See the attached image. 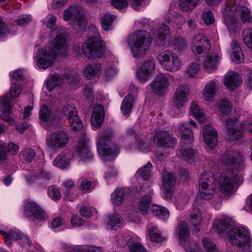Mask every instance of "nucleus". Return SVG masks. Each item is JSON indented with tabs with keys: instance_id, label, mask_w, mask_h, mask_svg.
<instances>
[{
	"instance_id": "1",
	"label": "nucleus",
	"mask_w": 252,
	"mask_h": 252,
	"mask_svg": "<svg viewBox=\"0 0 252 252\" xmlns=\"http://www.w3.org/2000/svg\"><path fill=\"white\" fill-rule=\"evenodd\" d=\"M244 156L240 152L229 150L221 158V162L229 171L223 173L219 178V189L226 194H232L235 191L234 186L241 184L243 181V175L238 172L242 171L245 167Z\"/></svg>"
},
{
	"instance_id": "2",
	"label": "nucleus",
	"mask_w": 252,
	"mask_h": 252,
	"mask_svg": "<svg viewBox=\"0 0 252 252\" xmlns=\"http://www.w3.org/2000/svg\"><path fill=\"white\" fill-rule=\"evenodd\" d=\"M67 47L66 34L63 30V32L56 36L50 46L41 48L37 51L34 57L36 65L43 69L52 66L58 55L66 54Z\"/></svg>"
},
{
	"instance_id": "3",
	"label": "nucleus",
	"mask_w": 252,
	"mask_h": 252,
	"mask_svg": "<svg viewBox=\"0 0 252 252\" xmlns=\"http://www.w3.org/2000/svg\"><path fill=\"white\" fill-rule=\"evenodd\" d=\"M240 15L243 24H251L252 16L249 9L245 6L239 8V3L235 0H227L223 11V23L230 32H236L241 29V23L237 15Z\"/></svg>"
},
{
	"instance_id": "4",
	"label": "nucleus",
	"mask_w": 252,
	"mask_h": 252,
	"mask_svg": "<svg viewBox=\"0 0 252 252\" xmlns=\"http://www.w3.org/2000/svg\"><path fill=\"white\" fill-rule=\"evenodd\" d=\"M99 137L97 141V149L101 159L104 161L113 160L119 153L117 146L111 142L113 132L108 129L98 133Z\"/></svg>"
},
{
	"instance_id": "5",
	"label": "nucleus",
	"mask_w": 252,
	"mask_h": 252,
	"mask_svg": "<svg viewBox=\"0 0 252 252\" xmlns=\"http://www.w3.org/2000/svg\"><path fill=\"white\" fill-rule=\"evenodd\" d=\"M150 36L146 31H139L130 35L127 42L134 58L140 59L146 53L151 43Z\"/></svg>"
},
{
	"instance_id": "6",
	"label": "nucleus",
	"mask_w": 252,
	"mask_h": 252,
	"mask_svg": "<svg viewBox=\"0 0 252 252\" xmlns=\"http://www.w3.org/2000/svg\"><path fill=\"white\" fill-rule=\"evenodd\" d=\"M170 29L168 26L162 24L155 32L156 43L159 46L173 45L177 52H181L187 47V42L182 37L169 39Z\"/></svg>"
},
{
	"instance_id": "7",
	"label": "nucleus",
	"mask_w": 252,
	"mask_h": 252,
	"mask_svg": "<svg viewBox=\"0 0 252 252\" xmlns=\"http://www.w3.org/2000/svg\"><path fill=\"white\" fill-rule=\"evenodd\" d=\"M216 181L214 174L210 171H205L200 175L198 195L201 199L209 200L215 194Z\"/></svg>"
},
{
	"instance_id": "8",
	"label": "nucleus",
	"mask_w": 252,
	"mask_h": 252,
	"mask_svg": "<svg viewBox=\"0 0 252 252\" xmlns=\"http://www.w3.org/2000/svg\"><path fill=\"white\" fill-rule=\"evenodd\" d=\"M189 226L185 221H180L175 228V234L187 252H202L195 243L189 240Z\"/></svg>"
},
{
	"instance_id": "9",
	"label": "nucleus",
	"mask_w": 252,
	"mask_h": 252,
	"mask_svg": "<svg viewBox=\"0 0 252 252\" xmlns=\"http://www.w3.org/2000/svg\"><path fill=\"white\" fill-rule=\"evenodd\" d=\"M226 130L230 141L241 138L244 131L252 133V118L246 120L241 125H239L236 119H229L226 121Z\"/></svg>"
},
{
	"instance_id": "10",
	"label": "nucleus",
	"mask_w": 252,
	"mask_h": 252,
	"mask_svg": "<svg viewBox=\"0 0 252 252\" xmlns=\"http://www.w3.org/2000/svg\"><path fill=\"white\" fill-rule=\"evenodd\" d=\"M228 241L233 245L241 248L249 249L252 238L248 230L243 227H236L230 229L227 233Z\"/></svg>"
},
{
	"instance_id": "11",
	"label": "nucleus",
	"mask_w": 252,
	"mask_h": 252,
	"mask_svg": "<svg viewBox=\"0 0 252 252\" xmlns=\"http://www.w3.org/2000/svg\"><path fill=\"white\" fill-rule=\"evenodd\" d=\"M189 90L187 85H180L177 89L171 99V107L168 111L169 114L172 117L179 116L180 109L187 102V96Z\"/></svg>"
},
{
	"instance_id": "12",
	"label": "nucleus",
	"mask_w": 252,
	"mask_h": 252,
	"mask_svg": "<svg viewBox=\"0 0 252 252\" xmlns=\"http://www.w3.org/2000/svg\"><path fill=\"white\" fill-rule=\"evenodd\" d=\"M102 41L97 37L87 39L82 46V52L88 59L100 58L103 55Z\"/></svg>"
},
{
	"instance_id": "13",
	"label": "nucleus",
	"mask_w": 252,
	"mask_h": 252,
	"mask_svg": "<svg viewBox=\"0 0 252 252\" xmlns=\"http://www.w3.org/2000/svg\"><path fill=\"white\" fill-rule=\"evenodd\" d=\"M157 59L159 64L165 70L175 72L181 67V63L176 53L169 50L161 52Z\"/></svg>"
},
{
	"instance_id": "14",
	"label": "nucleus",
	"mask_w": 252,
	"mask_h": 252,
	"mask_svg": "<svg viewBox=\"0 0 252 252\" xmlns=\"http://www.w3.org/2000/svg\"><path fill=\"white\" fill-rule=\"evenodd\" d=\"M69 136L63 130L57 131L47 136L46 145L52 151L57 152L65 147L68 143Z\"/></svg>"
},
{
	"instance_id": "15",
	"label": "nucleus",
	"mask_w": 252,
	"mask_h": 252,
	"mask_svg": "<svg viewBox=\"0 0 252 252\" xmlns=\"http://www.w3.org/2000/svg\"><path fill=\"white\" fill-rule=\"evenodd\" d=\"M72 18L74 24L79 29L84 30L86 28V23L82 8L78 5L70 6L63 11V19L67 21Z\"/></svg>"
},
{
	"instance_id": "16",
	"label": "nucleus",
	"mask_w": 252,
	"mask_h": 252,
	"mask_svg": "<svg viewBox=\"0 0 252 252\" xmlns=\"http://www.w3.org/2000/svg\"><path fill=\"white\" fill-rule=\"evenodd\" d=\"M24 204V215L28 219L44 221L47 218L46 213L35 202L26 200Z\"/></svg>"
},
{
	"instance_id": "17",
	"label": "nucleus",
	"mask_w": 252,
	"mask_h": 252,
	"mask_svg": "<svg viewBox=\"0 0 252 252\" xmlns=\"http://www.w3.org/2000/svg\"><path fill=\"white\" fill-rule=\"evenodd\" d=\"M211 48L209 39L205 35L197 34L193 36L191 42V49L195 55L208 52Z\"/></svg>"
},
{
	"instance_id": "18",
	"label": "nucleus",
	"mask_w": 252,
	"mask_h": 252,
	"mask_svg": "<svg viewBox=\"0 0 252 252\" xmlns=\"http://www.w3.org/2000/svg\"><path fill=\"white\" fill-rule=\"evenodd\" d=\"M66 80L67 83L72 87L77 86L79 82V77L77 75L74 78L71 77L69 75L66 74L65 78L63 79L58 74H55L51 75L46 82V87L49 91L53 90L54 87L60 86L63 84Z\"/></svg>"
},
{
	"instance_id": "19",
	"label": "nucleus",
	"mask_w": 252,
	"mask_h": 252,
	"mask_svg": "<svg viewBox=\"0 0 252 252\" xmlns=\"http://www.w3.org/2000/svg\"><path fill=\"white\" fill-rule=\"evenodd\" d=\"M117 246L125 247L126 245L131 252H147L140 244L134 243L126 233L118 234L115 238Z\"/></svg>"
},
{
	"instance_id": "20",
	"label": "nucleus",
	"mask_w": 252,
	"mask_h": 252,
	"mask_svg": "<svg viewBox=\"0 0 252 252\" xmlns=\"http://www.w3.org/2000/svg\"><path fill=\"white\" fill-rule=\"evenodd\" d=\"M155 69V63L153 60L144 62L136 72V77L138 81L143 84L149 80L153 74Z\"/></svg>"
},
{
	"instance_id": "21",
	"label": "nucleus",
	"mask_w": 252,
	"mask_h": 252,
	"mask_svg": "<svg viewBox=\"0 0 252 252\" xmlns=\"http://www.w3.org/2000/svg\"><path fill=\"white\" fill-rule=\"evenodd\" d=\"M175 178L171 173L165 172L162 176V194L165 199H170L173 194L175 188Z\"/></svg>"
},
{
	"instance_id": "22",
	"label": "nucleus",
	"mask_w": 252,
	"mask_h": 252,
	"mask_svg": "<svg viewBox=\"0 0 252 252\" xmlns=\"http://www.w3.org/2000/svg\"><path fill=\"white\" fill-rule=\"evenodd\" d=\"M129 4L133 9L139 10L149 3V0H129ZM111 4L115 8L122 10L128 5L127 0H112Z\"/></svg>"
},
{
	"instance_id": "23",
	"label": "nucleus",
	"mask_w": 252,
	"mask_h": 252,
	"mask_svg": "<svg viewBox=\"0 0 252 252\" xmlns=\"http://www.w3.org/2000/svg\"><path fill=\"white\" fill-rule=\"evenodd\" d=\"M194 127L196 125L194 121L190 120L180 124L179 126V134L182 142L185 144H191L194 141L193 132L189 128V125Z\"/></svg>"
},
{
	"instance_id": "24",
	"label": "nucleus",
	"mask_w": 252,
	"mask_h": 252,
	"mask_svg": "<svg viewBox=\"0 0 252 252\" xmlns=\"http://www.w3.org/2000/svg\"><path fill=\"white\" fill-rule=\"evenodd\" d=\"M203 137L204 143L210 150H213L218 143L217 133L215 129L210 125H206L203 127Z\"/></svg>"
},
{
	"instance_id": "25",
	"label": "nucleus",
	"mask_w": 252,
	"mask_h": 252,
	"mask_svg": "<svg viewBox=\"0 0 252 252\" xmlns=\"http://www.w3.org/2000/svg\"><path fill=\"white\" fill-rule=\"evenodd\" d=\"M153 142L158 147L169 148L172 147L175 140L166 131L157 132L153 138Z\"/></svg>"
},
{
	"instance_id": "26",
	"label": "nucleus",
	"mask_w": 252,
	"mask_h": 252,
	"mask_svg": "<svg viewBox=\"0 0 252 252\" xmlns=\"http://www.w3.org/2000/svg\"><path fill=\"white\" fill-rule=\"evenodd\" d=\"M166 76L163 74L157 76L151 83L150 86L154 93L158 95L163 94L168 87Z\"/></svg>"
},
{
	"instance_id": "27",
	"label": "nucleus",
	"mask_w": 252,
	"mask_h": 252,
	"mask_svg": "<svg viewBox=\"0 0 252 252\" xmlns=\"http://www.w3.org/2000/svg\"><path fill=\"white\" fill-rule=\"evenodd\" d=\"M218 90L217 85L215 80L207 82L202 91L204 100L207 101H213Z\"/></svg>"
},
{
	"instance_id": "28",
	"label": "nucleus",
	"mask_w": 252,
	"mask_h": 252,
	"mask_svg": "<svg viewBox=\"0 0 252 252\" xmlns=\"http://www.w3.org/2000/svg\"><path fill=\"white\" fill-rule=\"evenodd\" d=\"M104 116V108L102 105H98L94 107L91 122L92 125L95 128H99L102 125Z\"/></svg>"
},
{
	"instance_id": "29",
	"label": "nucleus",
	"mask_w": 252,
	"mask_h": 252,
	"mask_svg": "<svg viewBox=\"0 0 252 252\" xmlns=\"http://www.w3.org/2000/svg\"><path fill=\"white\" fill-rule=\"evenodd\" d=\"M10 103L11 99L8 94H5L2 97H0V104L3 108L2 113L0 115V119L5 120L8 122L10 125H12L14 123L13 119L5 114L10 113Z\"/></svg>"
},
{
	"instance_id": "30",
	"label": "nucleus",
	"mask_w": 252,
	"mask_h": 252,
	"mask_svg": "<svg viewBox=\"0 0 252 252\" xmlns=\"http://www.w3.org/2000/svg\"><path fill=\"white\" fill-rule=\"evenodd\" d=\"M241 83L240 75L234 72H228L225 76L224 85L231 90L236 89Z\"/></svg>"
},
{
	"instance_id": "31",
	"label": "nucleus",
	"mask_w": 252,
	"mask_h": 252,
	"mask_svg": "<svg viewBox=\"0 0 252 252\" xmlns=\"http://www.w3.org/2000/svg\"><path fill=\"white\" fill-rule=\"evenodd\" d=\"M18 145L10 143L8 145L1 142L0 143V164L7 159V152L11 155H15L19 151Z\"/></svg>"
},
{
	"instance_id": "32",
	"label": "nucleus",
	"mask_w": 252,
	"mask_h": 252,
	"mask_svg": "<svg viewBox=\"0 0 252 252\" xmlns=\"http://www.w3.org/2000/svg\"><path fill=\"white\" fill-rule=\"evenodd\" d=\"M86 142L87 138L86 135L84 134L79 139V144L77 147L76 152L80 157L88 159H91L93 158L94 156L87 145Z\"/></svg>"
},
{
	"instance_id": "33",
	"label": "nucleus",
	"mask_w": 252,
	"mask_h": 252,
	"mask_svg": "<svg viewBox=\"0 0 252 252\" xmlns=\"http://www.w3.org/2000/svg\"><path fill=\"white\" fill-rule=\"evenodd\" d=\"M101 68L100 63L87 64L84 69L83 75L88 80L93 79L100 75Z\"/></svg>"
},
{
	"instance_id": "34",
	"label": "nucleus",
	"mask_w": 252,
	"mask_h": 252,
	"mask_svg": "<svg viewBox=\"0 0 252 252\" xmlns=\"http://www.w3.org/2000/svg\"><path fill=\"white\" fill-rule=\"evenodd\" d=\"M232 220L230 218L221 216L217 218L214 223V228L219 233H221L225 231L228 228L232 226Z\"/></svg>"
},
{
	"instance_id": "35",
	"label": "nucleus",
	"mask_w": 252,
	"mask_h": 252,
	"mask_svg": "<svg viewBox=\"0 0 252 252\" xmlns=\"http://www.w3.org/2000/svg\"><path fill=\"white\" fill-rule=\"evenodd\" d=\"M0 234L4 237L5 240V243L7 245L11 244L12 240L17 241L19 239H23L24 240H27L26 238H24L22 237V232L19 229L15 228L11 229L7 232L3 230L0 231Z\"/></svg>"
},
{
	"instance_id": "36",
	"label": "nucleus",
	"mask_w": 252,
	"mask_h": 252,
	"mask_svg": "<svg viewBox=\"0 0 252 252\" xmlns=\"http://www.w3.org/2000/svg\"><path fill=\"white\" fill-rule=\"evenodd\" d=\"M220 60V56L214 53H210L204 62V68L208 72L214 71L217 67V64Z\"/></svg>"
},
{
	"instance_id": "37",
	"label": "nucleus",
	"mask_w": 252,
	"mask_h": 252,
	"mask_svg": "<svg viewBox=\"0 0 252 252\" xmlns=\"http://www.w3.org/2000/svg\"><path fill=\"white\" fill-rule=\"evenodd\" d=\"M122 225V218L119 214L114 213L108 217V221L106 223V227L108 229L117 230Z\"/></svg>"
},
{
	"instance_id": "38",
	"label": "nucleus",
	"mask_w": 252,
	"mask_h": 252,
	"mask_svg": "<svg viewBox=\"0 0 252 252\" xmlns=\"http://www.w3.org/2000/svg\"><path fill=\"white\" fill-rule=\"evenodd\" d=\"M72 155L69 153L61 154L53 161V164L60 168L64 169L68 166Z\"/></svg>"
},
{
	"instance_id": "39",
	"label": "nucleus",
	"mask_w": 252,
	"mask_h": 252,
	"mask_svg": "<svg viewBox=\"0 0 252 252\" xmlns=\"http://www.w3.org/2000/svg\"><path fill=\"white\" fill-rule=\"evenodd\" d=\"M39 119L41 125L50 122L54 119V115L50 108L45 105L41 106L39 111Z\"/></svg>"
},
{
	"instance_id": "40",
	"label": "nucleus",
	"mask_w": 252,
	"mask_h": 252,
	"mask_svg": "<svg viewBox=\"0 0 252 252\" xmlns=\"http://www.w3.org/2000/svg\"><path fill=\"white\" fill-rule=\"evenodd\" d=\"M126 192L123 188L116 189L111 195V201L114 205L120 206L125 199Z\"/></svg>"
},
{
	"instance_id": "41",
	"label": "nucleus",
	"mask_w": 252,
	"mask_h": 252,
	"mask_svg": "<svg viewBox=\"0 0 252 252\" xmlns=\"http://www.w3.org/2000/svg\"><path fill=\"white\" fill-rule=\"evenodd\" d=\"M190 223L192 224L197 231L203 220V216L198 208H193L190 214Z\"/></svg>"
},
{
	"instance_id": "42",
	"label": "nucleus",
	"mask_w": 252,
	"mask_h": 252,
	"mask_svg": "<svg viewBox=\"0 0 252 252\" xmlns=\"http://www.w3.org/2000/svg\"><path fill=\"white\" fill-rule=\"evenodd\" d=\"M151 211L155 216L162 220H166L169 217V212L168 209L161 206L153 205Z\"/></svg>"
},
{
	"instance_id": "43",
	"label": "nucleus",
	"mask_w": 252,
	"mask_h": 252,
	"mask_svg": "<svg viewBox=\"0 0 252 252\" xmlns=\"http://www.w3.org/2000/svg\"><path fill=\"white\" fill-rule=\"evenodd\" d=\"M172 17L171 20H167V17H169V14L166 15L165 17L166 21L168 23H171V26L178 29H181V26L185 23V18L180 14L174 12L171 14Z\"/></svg>"
},
{
	"instance_id": "44",
	"label": "nucleus",
	"mask_w": 252,
	"mask_h": 252,
	"mask_svg": "<svg viewBox=\"0 0 252 252\" xmlns=\"http://www.w3.org/2000/svg\"><path fill=\"white\" fill-rule=\"evenodd\" d=\"M134 97L131 94H127L123 99L121 106V110L124 115H128L131 113Z\"/></svg>"
},
{
	"instance_id": "45",
	"label": "nucleus",
	"mask_w": 252,
	"mask_h": 252,
	"mask_svg": "<svg viewBox=\"0 0 252 252\" xmlns=\"http://www.w3.org/2000/svg\"><path fill=\"white\" fill-rule=\"evenodd\" d=\"M231 48L233 55L232 61L237 63H240L243 61V54L237 41H232Z\"/></svg>"
},
{
	"instance_id": "46",
	"label": "nucleus",
	"mask_w": 252,
	"mask_h": 252,
	"mask_svg": "<svg viewBox=\"0 0 252 252\" xmlns=\"http://www.w3.org/2000/svg\"><path fill=\"white\" fill-rule=\"evenodd\" d=\"M179 158L189 162H191L197 157V154L192 148L180 149L178 152Z\"/></svg>"
},
{
	"instance_id": "47",
	"label": "nucleus",
	"mask_w": 252,
	"mask_h": 252,
	"mask_svg": "<svg viewBox=\"0 0 252 252\" xmlns=\"http://www.w3.org/2000/svg\"><path fill=\"white\" fill-rule=\"evenodd\" d=\"M137 177L142 178L144 180H148L152 175V164L148 162L145 165L140 168L136 173Z\"/></svg>"
},
{
	"instance_id": "48",
	"label": "nucleus",
	"mask_w": 252,
	"mask_h": 252,
	"mask_svg": "<svg viewBox=\"0 0 252 252\" xmlns=\"http://www.w3.org/2000/svg\"><path fill=\"white\" fill-rule=\"evenodd\" d=\"M200 0H179L180 9L185 12L192 11L199 3Z\"/></svg>"
},
{
	"instance_id": "49",
	"label": "nucleus",
	"mask_w": 252,
	"mask_h": 252,
	"mask_svg": "<svg viewBox=\"0 0 252 252\" xmlns=\"http://www.w3.org/2000/svg\"><path fill=\"white\" fill-rule=\"evenodd\" d=\"M200 69V65L196 62L189 63L185 72V75L187 78L195 77Z\"/></svg>"
},
{
	"instance_id": "50",
	"label": "nucleus",
	"mask_w": 252,
	"mask_h": 252,
	"mask_svg": "<svg viewBox=\"0 0 252 252\" xmlns=\"http://www.w3.org/2000/svg\"><path fill=\"white\" fill-rule=\"evenodd\" d=\"M151 203V196L150 195H145L142 197L138 204L139 210L143 214H146L148 213Z\"/></svg>"
},
{
	"instance_id": "51",
	"label": "nucleus",
	"mask_w": 252,
	"mask_h": 252,
	"mask_svg": "<svg viewBox=\"0 0 252 252\" xmlns=\"http://www.w3.org/2000/svg\"><path fill=\"white\" fill-rule=\"evenodd\" d=\"M190 113L199 122H203L204 120V115L201 109H200L196 102H192L190 106Z\"/></svg>"
},
{
	"instance_id": "52",
	"label": "nucleus",
	"mask_w": 252,
	"mask_h": 252,
	"mask_svg": "<svg viewBox=\"0 0 252 252\" xmlns=\"http://www.w3.org/2000/svg\"><path fill=\"white\" fill-rule=\"evenodd\" d=\"M149 237L152 242L160 243L164 239L157 226H152L149 229Z\"/></svg>"
},
{
	"instance_id": "53",
	"label": "nucleus",
	"mask_w": 252,
	"mask_h": 252,
	"mask_svg": "<svg viewBox=\"0 0 252 252\" xmlns=\"http://www.w3.org/2000/svg\"><path fill=\"white\" fill-rule=\"evenodd\" d=\"M35 156L34 151L31 148H27L21 152L20 159L24 162L30 163Z\"/></svg>"
},
{
	"instance_id": "54",
	"label": "nucleus",
	"mask_w": 252,
	"mask_h": 252,
	"mask_svg": "<svg viewBox=\"0 0 252 252\" xmlns=\"http://www.w3.org/2000/svg\"><path fill=\"white\" fill-rule=\"evenodd\" d=\"M116 19L114 15L106 14L101 19V25L104 30L108 31L112 29V24Z\"/></svg>"
},
{
	"instance_id": "55",
	"label": "nucleus",
	"mask_w": 252,
	"mask_h": 252,
	"mask_svg": "<svg viewBox=\"0 0 252 252\" xmlns=\"http://www.w3.org/2000/svg\"><path fill=\"white\" fill-rule=\"evenodd\" d=\"M62 113L68 119L78 115L77 110L72 104H66L62 108Z\"/></svg>"
},
{
	"instance_id": "56",
	"label": "nucleus",
	"mask_w": 252,
	"mask_h": 252,
	"mask_svg": "<svg viewBox=\"0 0 252 252\" xmlns=\"http://www.w3.org/2000/svg\"><path fill=\"white\" fill-rule=\"evenodd\" d=\"M219 111L222 114H227L232 109V104L227 98L222 99L218 104Z\"/></svg>"
},
{
	"instance_id": "57",
	"label": "nucleus",
	"mask_w": 252,
	"mask_h": 252,
	"mask_svg": "<svg viewBox=\"0 0 252 252\" xmlns=\"http://www.w3.org/2000/svg\"><path fill=\"white\" fill-rule=\"evenodd\" d=\"M57 21V17L55 16H50V17L48 19V21L47 22V27L51 29L52 31H54L58 29V32H60L58 34V35L60 34L63 32V30H64V32H65L66 34V36H67V32H66L65 29L64 28H63L62 27H60L59 29L57 28L56 26V23ZM58 34L57 35V36Z\"/></svg>"
},
{
	"instance_id": "58",
	"label": "nucleus",
	"mask_w": 252,
	"mask_h": 252,
	"mask_svg": "<svg viewBox=\"0 0 252 252\" xmlns=\"http://www.w3.org/2000/svg\"><path fill=\"white\" fill-rule=\"evenodd\" d=\"M202 244L207 252H219L215 243L209 238H204L202 240Z\"/></svg>"
},
{
	"instance_id": "59",
	"label": "nucleus",
	"mask_w": 252,
	"mask_h": 252,
	"mask_svg": "<svg viewBox=\"0 0 252 252\" xmlns=\"http://www.w3.org/2000/svg\"><path fill=\"white\" fill-rule=\"evenodd\" d=\"M70 125L71 129L75 131L81 130L83 127L81 120H80L78 115L74 116L68 119Z\"/></svg>"
},
{
	"instance_id": "60",
	"label": "nucleus",
	"mask_w": 252,
	"mask_h": 252,
	"mask_svg": "<svg viewBox=\"0 0 252 252\" xmlns=\"http://www.w3.org/2000/svg\"><path fill=\"white\" fill-rule=\"evenodd\" d=\"M201 18L206 25L212 24L215 22V17L212 11L205 10L201 14Z\"/></svg>"
},
{
	"instance_id": "61",
	"label": "nucleus",
	"mask_w": 252,
	"mask_h": 252,
	"mask_svg": "<svg viewBox=\"0 0 252 252\" xmlns=\"http://www.w3.org/2000/svg\"><path fill=\"white\" fill-rule=\"evenodd\" d=\"M243 40L245 44L252 49V29H245L243 32Z\"/></svg>"
},
{
	"instance_id": "62",
	"label": "nucleus",
	"mask_w": 252,
	"mask_h": 252,
	"mask_svg": "<svg viewBox=\"0 0 252 252\" xmlns=\"http://www.w3.org/2000/svg\"><path fill=\"white\" fill-rule=\"evenodd\" d=\"M117 73L115 68L111 66H109L105 68L104 72V77L106 81L112 79Z\"/></svg>"
},
{
	"instance_id": "63",
	"label": "nucleus",
	"mask_w": 252,
	"mask_h": 252,
	"mask_svg": "<svg viewBox=\"0 0 252 252\" xmlns=\"http://www.w3.org/2000/svg\"><path fill=\"white\" fill-rule=\"evenodd\" d=\"M94 211L95 209L94 208L83 206L80 208V213L83 217L89 218L93 215Z\"/></svg>"
},
{
	"instance_id": "64",
	"label": "nucleus",
	"mask_w": 252,
	"mask_h": 252,
	"mask_svg": "<svg viewBox=\"0 0 252 252\" xmlns=\"http://www.w3.org/2000/svg\"><path fill=\"white\" fill-rule=\"evenodd\" d=\"M48 193L49 196L53 200H59L61 198V193L59 189L56 188L50 187L48 188Z\"/></svg>"
}]
</instances>
